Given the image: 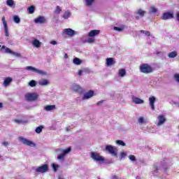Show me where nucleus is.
Here are the masks:
<instances>
[{
    "label": "nucleus",
    "mask_w": 179,
    "mask_h": 179,
    "mask_svg": "<svg viewBox=\"0 0 179 179\" xmlns=\"http://www.w3.org/2000/svg\"><path fill=\"white\" fill-rule=\"evenodd\" d=\"M43 126L38 127L36 129L35 132H36V134H41V132H43Z\"/></svg>",
    "instance_id": "58836bf2"
},
{
    "label": "nucleus",
    "mask_w": 179,
    "mask_h": 179,
    "mask_svg": "<svg viewBox=\"0 0 179 179\" xmlns=\"http://www.w3.org/2000/svg\"><path fill=\"white\" fill-rule=\"evenodd\" d=\"M55 105H47L43 107V110H45V111H52V110H55Z\"/></svg>",
    "instance_id": "412c9836"
},
{
    "label": "nucleus",
    "mask_w": 179,
    "mask_h": 179,
    "mask_svg": "<svg viewBox=\"0 0 179 179\" xmlns=\"http://www.w3.org/2000/svg\"><path fill=\"white\" fill-rule=\"evenodd\" d=\"M50 44H52V45H57V44H58V42H57V41H50Z\"/></svg>",
    "instance_id": "09e8293b"
},
{
    "label": "nucleus",
    "mask_w": 179,
    "mask_h": 179,
    "mask_svg": "<svg viewBox=\"0 0 179 179\" xmlns=\"http://www.w3.org/2000/svg\"><path fill=\"white\" fill-rule=\"evenodd\" d=\"M125 156H127V154H125V152L121 153V157H125Z\"/></svg>",
    "instance_id": "603ef678"
},
{
    "label": "nucleus",
    "mask_w": 179,
    "mask_h": 179,
    "mask_svg": "<svg viewBox=\"0 0 179 179\" xmlns=\"http://www.w3.org/2000/svg\"><path fill=\"white\" fill-rule=\"evenodd\" d=\"M61 10H62L61 7L57 6L55 12V13H60Z\"/></svg>",
    "instance_id": "de8ad7c7"
},
{
    "label": "nucleus",
    "mask_w": 179,
    "mask_h": 179,
    "mask_svg": "<svg viewBox=\"0 0 179 179\" xmlns=\"http://www.w3.org/2000/svg\"><path fill=\"white\" fill-rule=\"evenodd\" d=\"M115 62H114V59L113 58H107L106 59V65L107 66H111L114 65Z\"/></svg>",
    "instance_id": "5701e85b"
},
{
    "label": "nucleus",
    "mask_w": 179,
    "mask_h": 179,
    "mask_svg": "<svg viewBox=\"0 0 179 179\" xmlns=\"http://www.w3.org/2000/svg\"><path fill=\"white\" fill-rule=\"evenodd\" d=\"M28 85L31 87H35V86H37V82L34 80H32L28 83Z\"/></svg>",
    "instance_id": "72a5a7b5"
},
{
    "label": "nucleus",
    "mask_w": 179,
    "mask_h": 179,
    "mask_svg": "<svg viewBox=\"0 0 179 179\" xmlns=\"http://www.w3.org/2000/svg\"><path fill=\"white\" fill-rule=\"evenodd\" d=\"M52 166L53 171H55V172L58 171V169H59V165L55 164H52Z\"/></svg>",
    "instance_id": "ea45409f"
},
{
    "label": "nucleus",
    "mask_w": 179,
    "mask_h": 179,
    "mask_svg": "<svg viewBox=\"0 0 179 179\" xmlns=\"http://www.w3.org/2000/svg\"><path fill=\"white\" fill-rule=\"evenodd\" d=\"M34 23H36V24H44V23H45V22H47V19H45V17L44 16H39L38 17H36L34 20Z\"/></svg>",
    "instance_id": "9b49d317"
},
{
    "label": "nucleus",
    "mask_w": 179,
    "mask_h": 179,
    "mask_svg": "<svg viewBox=\"0 0 179 179\" xmlns=\"http://www.w3.org/2000/svg\"><path fill=\"white\" fill-rule=\"evenodd\" d=\"M103 103V101H99L98 103H97V106H100V104H102Z\"/></svg>",
    "instance_id": "6e6d98bb"
},
{
    "label": "nucleus",
    "mask_w": 179,
    "mask_h": 179,
    "mask_svg": "<svg viewBox=\"0 0 179 179\" xmlns=\"http://www.w3.org/2000/svg\"><path fill=\"white\" fill-rule=\"evenodd\" d=\"M157 173H159V167L157 166V165H154L153 170H152V175L156 176Z\"/></svg>",
    "instance_id": "2f4dec72"
},
{
    "label": "nucleus",
    "mask_w": 179,
    "mask_h": 179,
    "mask_svg": "<svg viewBox=\"0 0 179 179\" xmlns=\"http://www.w3.org/2000/svg\"><path fill=\"white\" fill-rule=\"evenodd\" d=\"M85 36H83L82 41L83 43H89L90 44H92L94 41V38H88L87 39L85 40Z\"/></svg>",
    "instance_id": "393cba45"
},
{
    "label": "nucleus",
    "mask_w": 179,
    "mask_h": 179,
    "mask_svg": "<svg viewBox=\"0 0 179 179\" xmlns=\"http://www.w3.org/2000/svg\"><path fill=\"white\" fill-rule=\"evenodd\" d=\"M3 145L4 146H8V145H9V142H8V141H4V142H3Z\"/></svg>",
    "instance_id": "3c124183"
},
{
    "label": "nucleus",
    "mask_w": 179,
    "mask_h": 179,
    "mask_svg": "<svg viewBox=\"0 0 179 179\" xmlns=\"http://www.w3.org/2000/svg\"><path fill=\"white\" fill-rule=\"evenodd\" d=\"M18 141L19 142H21V143H22L23 145H26L27 146H31V148L36 146V144H34L33 141H29L23 136H20L18 138Z\"/></svg>",
    "instance_id": "423d86ee"
},
{
    "label": "nucleus",
    "mask_w": 179,
    "mask_h": 179,
    "mask_svg": "<svg viewBox=\"0 0 179 179\" xmlns=\"http://www.w3.org/2000/svg\"><path fill=\"white\" fill-rule=\"evenodd\" d=\"M140 71L142 73H151L153 72V68L148 64H143L140 66Z\"/></svg>",
    "instance_id": "7ed1b4c3"
},
{
    "label": "nucleus",
    "mask_w": 179,
    "mask_h": 179,
    "mask_svg": "<svg viewBox=\"0 0 179 179\" xmlns=\"http://www.w3.org/2000/svg\"><path fill=\"white\" fill-rule=\"evenodd\" d=\"M140 33H143V34H145V36H148V37L150 36V31H149L141 30Z\"/></svg>",
    "instance_id": "a19ab883"
},
{
    "label": "nucleus",
    "mask_w": 179,
    "mask_h": 179,
    "mask_svg": "<svg viewBox=\"0 0 179 179\" xmlns=\"http://www.w3.org/2000/svg\"><path fill=\"white\" fill-rule=\"evenodd\" d=\"M168 57H169V58H176V57H177V52L173 51V52H170V53L168 55Z\"/></svg>",
    "instance_id": "e433bc0d"
},
{
    "label": "nucleus",
    "mask_w": 179,
    "mask_h": 179,
    "mask_svg": "<svg viewBox=\"0 0 179 179\" xmlns=\"http://www.w3.org/2000/svg\"><path fill=\"white\" fill-rule=\"evenodd\" d=\"M71 15L72 14L71 13V11L67 10V11L64 12V13L62 15V17H63V19H65V20L69 19V17H71Z\"/></svg>",
    "instance_id": "a878e982"
},
{
    "label": "nucleus",
    "mask_w": 179,
    "mask_h": 179,
    "mask_svg": "<svg viewBox=\"0 0 179 179\" xmlns=\"http://www.w3.org/2000/svg\"><path fill=\"white\" fill-rule=\"evenodd\" d=\"M71 89L73 90V92H76L77 93H83L85 92V90L77 84H73Z\"/></svg>",
    "instance_id": "f8f14e48"
},
{
    "label": "nucleus",
    "mask_w": 179,
    "mask_h": 179,
    "mask_svg": "<svg viewBox=\"0 0 179 179\" xmlns=\"http://www.w3.org/2000/svg\"><path fill=\"white\" fill-rule=\"evenodd\" d=\"M27 101H36L38 99V94L37 92H28L24 96Z\"/></svg>",
    "instance_id": "f03ea898"
},
{
    "label": "nucleus",
    "mask_w": 179,
    "mask_h": 179,
    "mask_svg": "<svg viewBox=\"0 0 179 179\" xmlns=\"http://www.w3.org/2000/svg\"><path fill=\"white\" fill-rule=\"evenodd\" d=\"M90 157L94 160V162H99V163H104V157H103L101 155H99V154L97 152H91Z\"/></svg>",
    "instance_id": "39448f33"
},
{
    "label": "nucleus",
    "mask_w": 179,
    "mask_h": 179,
    "mask_svg": "<svg viewBox=\"0 0 179 179\" xmlns=\"http://www.w3.org/2000/svg\"><path fill=\"white\" fill-rule=\"evenodd\" d=\"M73 63L74 64V65H80V64H82V61L80 60V59L75 57L73 60Z\"/></svg>",
    "instance_id": "c756f323"
},
{
    "label": "nucleus",
    "mask_w": 179,
    "mask_h": 179,
    "mask_svg": "<svg viewBox=\"0 0 179 179\" xmlns=\"http://www.w3.org/2000/svg\"><path fill=\"white\" fill-rule=\"evenodd\" d=\"M14 122H15V124H26L27 122V121L26 120H15Z\"/></svg>",
    "instance_id": "4c0bfd02"
},
{
    "label": "nucleus",
    "mask_w": 179,
    "mask_h": 179,
    "mask_svg": "<svg viewBox=\"0 0 179 179\" xmlns=\"http://www.w3.org/2000/svg\"><path fill=\"white\" fill-rule=\"evenodd\" d=\"M1 20L3 22L5 36H6V37H9V31H8V22L6 21V20H5V16L2 17Z\"/></svg>",
    "instance_id": "9d476101"
},
{
    "label": "nucleus",
    "mask_w": 179,
    "mask_h": 179,
    "mask_svg": "<svg viewBox=\"0 0 179 179\" xmlns=\"http://www.w3.org/2000/svg\"><path fill=\"white\" fill-rule=\"evenodd\" d=\"M174 78H175V80L179 83V74L178 73H176L174 75Z\"/></svg>",
    "instance_id": "49530a36"
},
{
    "label": "nucleus",
    "mask_w": 179,
    "mask_h": 179,
    "mask_svg": "<svg viewBox=\"0 0 179 179\" xmlns=\"http://www.w3.org/2000/svg\"><path fill=\"white\" fill-rule=\"evenodd\" d=\"M66 131L67 132H69V131H71V127H66Z\"/></svg>",
    "instance_id": "4d7b16f0"
},
{
    "label": "nucleus",
    "mask_w": 179,
    "mask_h": 179,
    "mask_svg": "<svg viewBox=\"0 0 179 179\" xmlns=\"http://www.w3.org/2000/svg\"><path fill=\"white\" fill-rule=\"evenodd\" d=\"M49 84L50 81L46 79H43L38 81V85H40V86H48Z\"/></svg>",
    "instance_id": "4be33fe9"
},
{
    "label": "nucleus",
    "mask_w": 179,
    "mask_h": 179,
    "mask_svg": "<svg viewBox=\"0 0 179 179\" xmlns=\"http://www.w3.org/2000/svg\"><path fill=\"white\" fill-rule=\"evenodd\" d=\"M136 20H139V19H140L139 16H136Z\"/></svg>",
    "instance_id": "bf43d9fd"
},
{
    "label": "nucleus",
    "mask_w": 179,
    "mask_h": 179,
    "mask_svg": "<svg viewBox=\"0 0 179 179\" xmlns=\"http://www.w3.org/2000/svg\"><path fill=\"white\" fill-rule=\"evenodd\" d=\"M124 29H125V26L124 25H121L120 27H114L113 30H115L116 31H118L119 33H121V31H124Z\"/></svg>",
    "instance_id": "bb28decb"
},
{
    "label": "nucleus",
    "mask_w": 179,
    "mask_h": 179,
    "mask_svg": "<svg viewBox=\"0 0 179 179\" xmlns=\"http://www.w3.org/2000/svg\"><path fill=\"white\" fill-rule=\"evenodd\" d=\"M13 19V22L17 24H19V23H20V17H19L17 15H14Z\"/></svg>",
    "instance_id": "473e14b6"
},
{
    "label": "nucleus",
    "mask_w": 179,
    "mask_h": 179,
    "mask_svg": "<svg viewBox=\"0 0 179 179\" xmlns=\"http://www.w3.org/2000/svg\"><path fill=\"white\" fill-rule=\"evenodd\" d=\"M85 72V70H79L78 71V76H82V74Z\"/></svg>",
    "instance_id": "8fccbe9b"
},
{
    "label": "nucleus",
    "mask_w": 179,
    "mask_h": 179,
    "mask_svg": "<svg viewBox=\"0 0 179 179\" xmlns=\"http://www.w3.org/2000/svg\"><path fill=\"white\" fill-rule=\"evenodd\" d=\"M64 58L65 59H67V58H69V57H68V54L64 53Z\"/></svg>",
    "instance_id": "5fc2aeb1"
},
{
    "label": "nucleus",
    "mask_w": 179,
    "mask_h": 179,
    "mask_svg": "<svg viewBox=\"0 0 179 179\" xmlns=\"http://www.w3.org/2000/svg\"><path fill=\"white\" fill-rule=\"evenodd\" d=\"M117 145H119L120 146H125V143L121 140L116 141Z\"/></svg>",
    "instance_id": "79ce46f5"
},
{
    "label": "nucleus",
    "mask_w": 179,
    "mask_h": 179,
    "mask_svg": "<svg viewBox=\"0 0 179 179\" xmlns=\"http://www.w3.org/2000/svg\"><path fill=\"white\" fill-rule=\"evenodd\" d=\"M94 94V92L90 90L88 92L84 94L83 96V100H87L89 99H92Z\"/></svg>",
    "instance_id": "dca6fc26"
},
{
    "label": "nucleus",
    "mask_w": 179,
    "mask_h": 179,
    "mask_svg": "<svg viewBox=\"0 0 179 179\" xmlns=\"http://www.w3.org/2000/svg\"><path fill=\"white\" fill-rule=\"evenodd\" d=\"M161 179H168L167 178H161Z\"/></svg>",
    "instance_id": "680f3d73"
},
{
    "label": "nucleus",
    "mask_w": 179,
    "mask_h": 179,
    "mask_svg": "<svg viewBox=\"0 0 179 179\" xmlns=\"http://www.w3.org/2000/svg\"><path fill=\"white\" fill-rule=\"evenodd\" d=\"M131 101L134 104H143V103H145V101H143V99L138 98L134 95L131 96Z\"/></svg>",
    "instance_id": "2eb2a0df"
},
{
    "label": "nucleus",
    "mask_w": 179,
    "mask_h": 179,
    "mask_svg": "<svg viewBox=\"0 0 179 179\" xmlns=\"http://www.w3.org/2000/svg\"><path fill=\"white\" fill-rule=\"evenodd\" d=\"M2 107H3V105L2 104V103H0V108H2Z\"/></svg>",
    "instance_id": "13d9d810"
},
{
    "label": "nucleus",
    "mask_w": 179,
    "mask_h": 179,
    "mask_svg": "<svg viewBox=\"0 0 179 179\" xmlns=\"http://www.w3.org/2000/svg\"><path fill=\"white\" fill-rule=\"evenodd\" d=\"M137 15H139V16H141V17H143V16H145V15H146V11L142 10V9H138L136 12Z\"/></svg>",
    "instance_id": "c85d7f7f"
},
{
    "label": "nucleus",
    "mask_w": 179,
    "mask_h": 179,
    "mask_svg": "<svg viewBox=\"0 0 179 179\" xmlns=\"http://www.w3.org/2000/svg\"><path fill=\"white\" fill-rule=\"evenodd\" d=\"M0 48H1V45H0Z\"/></svg>",
    "instance_id": "e2e57ef3"
},
{
    "label": "nucleus",
    "mask_w": 179,
    "mask_h": 179,
    "mask_svg": "<svg viewBox=\"0 0 179 179\" xmlns=\"http://www.w3.org/2000/svg\"><path fill=\"white\" fill-rule=\"evenodd\" d=\"M105 149L107 152L110 153V155H111V156L117 157L118 155V153L117 152V148L113 145H106Z\"/></svg>",
    "instance_id": "0eeeda50"
},
{
    "label": "nucleus",
    "mask_w": 179,
    "mask_h": 179,
    "mask_svg": "<svg viewBox=\"0 0 179 179\" xmlns=\"http://www.w3.org/2000/svg\"><path fill=\"white\" fill-rule=\"evenodd\" d=\"M158 122L157 124V127H162L164 122H166V117L163 115H159L157 117Z\"/></svg>",
    "instance_id": "ddd939ff"
},
{
    "label": "nucleus",
    "mask_w": 179,
    "mask_h": 179,
    "mask_svg": "<svg viewBox=\"0 0 179 179\" xmlns=\"http://www.w3.org/2000/svg\"><path fill=\"white\" fill-rule=\"evenodd\" d=\"M176 20L179 22V13H176Z\"/></svg>",
    "instance_id": "864d4df0"
},
{
    "label": "nucleus",
    "mask_w": 179,
    "mask_h": 179,
    "mask_svg": "<svg viewBox=\"0 0 179 179\" xmlns=\"http://www.w3.org/2000/svg\"><path fill=\"white\" fill-rule=\"evenodd\" d=\"M93 2H94V0H86V6H91Z\"/></svg>",
    "instance_id": "c03bdc74"
},
{
    "label": "nucleus",
    "mask_w": 179,
    "mask_h": 179,
    "mask_svg": "<svg viewBox=\"0 0 179 179\" xmlns=\"http://www.w3.org/2000/svg\"><path fill=\"white\" fill-rule=\"evenodd\" d=\"M31 44L34 47H36V48H40V47H41V45L43 44V43L39 41L38 39H37L36 38H33Z\"/></svg>",
    "instance_id": "f3484780"
},
{
    "label": "nucleus",
    "mask_w": 179,
    "mask_h": 179,
    "mask_svg": "<svg viewBox=\"0 0 179 179\" xmlns=\"http://www.w3.org/2000/svg\"><path fill=\"white\" fill-rule=\"evenodd\" d=\"M64 31L66 34H67V36H70L71 37L75 36L76 33V31L71 28L65 29Z\"/></svg>",
    "instance_id": "6ab92c4d"
},
{
    "label": "nucleus",
    "mask_w": 179,
    "mask_h": 179,
    "mask_svg": "<svg viewBox=\"0 0 179 179\" xmlns=\"http://www.w3.org/2000/svg\"><path fill=\"white\" fill-rule=\"evenodd\" d=\"M35 171L36 173H47L48 171V164H43L35 169Z\"/></svg>",
    "instance_id": "1a4fd4ad"
},
{
    "label": "nucleus",
    "mask_w": 179,
    "mask_h": 179,
    "mask_svg": "<svg viewBox=\"0 0 179 179\" xmlns=\"http://www.w3.org/2000/svg\"><path fill=\"white\" fill-rule=\"evenodd\" d=\"M72 150V148H68L63 150L62 153L57 156V159L60 160L61 162H65V156L68 155Z\"/></svg>",
    "instance_id": "6e6552de"
},
{
    "label": "nucleus",
    "mask_w": 179,
    "mask_h": 179,
    "mask_svg": "<svg viewBox=\"0 0 179 179\" xmlns=\"http://www.w3.org/2000/svg\"><path fill=\"white\" fill-rule=\"evenodd\" d=\"M148 100H149V103H150V107H151V109L152 110H155V103H156V97L150 96Z\"/></svg>",
    "instance_id": "a211bd4d"
},
{
    "label": "nucleus",
    "mask_w": 179,
    "mask_h": 179,
    "mask_svg": "<svg viewBox=\"0 0 179 179\" xmlns=\"http://www.w3.org/2000/svg\"><path fill=\"white\" fill-rule=\"evenodd\" d=\"M157 13V8H156V7L155 6H150L149 8V13L152 14V13Z\"/></svg>",
    "instance_id": "7c9ffc66"
},
{
    "label": "nucleus",
    "mask_w": 179,
    "mask_h": 179,
    "mask_svg": "<svg viewBox=\"0 0 179 179\" xmlns=\"http://www.w3.org/2000/svg\"><path fill=\"white\" fill-rule=\"evenodd\" d=\"M98 34H100V30H92L88 33V36L94 37V36H98Z\"/></svg>",
    "instance_id": "aec40b11"
},
{
    "label": "nucleus",
    "mask_w": 179,
    "mask_h": 179,
    "mask_svg": "<svg viewBox=\"0 0 179 179\" xmlns=\"http://www.w3.org/2000/svg\"><path fill=\"white\" fill-rule=\"evenodd\" d=\"M129 159L131 162H136V157L134 155H130Z\"/></svg>",
    "instance_id": "37998d69"
},
{
    "label": "nucleus",
    "mask_w": 179,
    "mask_h": 179,
    "mask_svg": "<svg viewBox=\"0 0 179 179\" xmlns=\"http://www.w3.org/2000/svg\"><path fill=\"white\" fill-rule=\"evenodd\" d=\"M174 17V13H164L162 17V20H167L169 19H173Z\"/></svg>",
    "instance_id": "4468645a"
},
{
    "label": "nucleus",
    "mask_w": 179,
    "mask_h": 179,
    "mask_svg": "<svg viewBox=\"0 0 179 179\" xmlns=\"http://www.w3.org/2000/svg\"><path fill=\"white\" fill-rule=\"evenodd\" d=\"M27 10H28L29 13H30L31 15V14L34 13V11L36 10V7H34V6H31L28 8Z\"/></svg>",
    "instance_id": "f704fd0d"
},
{
    "label": "nucleus",
    "mask_w": 179,
    "mask_h": 179,
    "mask_svg": "<svg viewBox=\"0 0 179 179\" xmlns=\"http://www.w3.org/2000/svg\"><path fill=\"white\" fill-rule=\"evenodd\" d=\"M10 82H12V78L8 77L4 80L3 85V86H5V87H6L7 86H9V85H10Z\"/></svg>",
    "instance_id": "b1692460"
},
{
    "label": "nucleus",
    "mask_w": 179,
    "mask_h": 179,
    "mask_svg": "<svg viewBox=\"0 0 179 179\" xmlns=\"http://www.w3.org/2000/svg\"><path fill=\"white\" fill-rule=\"evenodd\" d=\"M26 71H31V72H35L36 73H38V75H42V76H44L47 75V72L38 69L35 67H33L31 66H27L24 68Z\"/></svg>",
    "instance_id": "20e7f679"
},
{
    "label": "nucleus",
    "mask_w": 179,
    "mask_h": 179,
    "mask_svg": "<svg viewBox=\"0 0 179 179\" xmlns=\"http://www.w3.org/2000/svg\"><path fill=\"white\" fill-rule=\"evenodd\" d=\"M138 121L140 124H145V118L143 117H140Z\"/></svg>",
    "instance_id": "a18cd8bd"
},
{
    "label": "nucleus",
    "mask_w": 179,
    "mask_h": 179,
    "mask_svg": "<svg viewBox=\"0 0 179 179\" xmlns=\"http://www.w3.org/2000/svg\"><path fill=\"white\" fill-rule=\"evenodd\" d=\"M6 5L8 6H10V8H12V6H13V5H15V1L13 0H7Z\"/></svg>",
    "instance_id": "c9c22d12"
},
{
    "label": "nucleus",
    "mask_w": 179,
    "mask_h": 179,
    "mask_svg": "<svg viewBox=\"0 0 179 179\" xmlns=\"http://www.w3.org/2000/svg\"><path fill=\"white\" fill-rule=\"evenodd\" d=\"M118 75L119 76H120V78H124V76L127 75V71H125V69H120L118 72Z\"/></svg>",
    "instance_id": "cd10ccee"
},
{
    "label": "nucleus",
    "mask_w": 179,
    "mask_h": 179,
    "mask_svg": "<svg viewBox=\"0 0 179 179\" xmlns=\"http://www.w3.org/2000/svg\"><path fill=\"white\" fill-rule=\"evenodd\" d=\"M136 179H141V176H136Z\"/></svg>",
    "instance_id": "052dcab7"
},
{
    "label": "nucleus",
    "mask_w": 179,
    "mask_h": 179,
    "mask_svg": "<svg viewBox=\"0 0 179 179\" xmlns=\"http://www.w3.org/2000/svg\"><path fill=\"white\" fill-rule=\"evenodd\" d=\"M0 51L5 54H10L11 55H14L15 57H17V58H20L22 57V55L20 53L12 51L9 49V48L5 47V45H3L1 48L0 49Z\"/></svg>",
    "instance_id": "f257e3e1"
}]
</instances>
